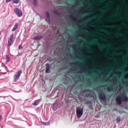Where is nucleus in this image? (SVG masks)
<instances>
[{
    "mask_svg": "<svg viewBox=\"0 0 128 128\" xmlns=\"http://www.w3.org/2000/svg\"><path fill=\"white\" fill-rule=\"evenodd\" d=\"M98 96L100 100H106V95L104 92L100 93L98 94Z\"/></svg>",
    "mask_w": 128,
    "mask_h": 128,
    "instance_id": "20e7f679",
    "label": "nucleus"
},
{
    "mask_svg": "<svg viewBox=\"0 0 128 128\" xmlns=\"http://www.w3.org/2000/svg\"><path fill=\"white\" fill-rule=\"evenodd\" d=\"M124 84H126V82H124Z\"/></svg>",
    "mask_w": 128,
    "mask_h": 128,
    "instance_id": "72a5a7b5",
    "label": "nucleus"
},
{
    "mask_svg": "<svg viewBox=\"0 0 128 128\" xmlns=\"http://www.w3.org/2000/svg\"><path fill=\"white\" fill-rule=\"evenodd\" d=\"M108 90H110V88L108 87Z\"/></svg>",
    "mask_w": 128,
    "mask_h": 128,
    "instance_id": "bb28decb",
    "label": "nucleus"
},
{
    "mask_svg": "<svg viewBox=\"0 0 128 128\" xmlns=\"http://www.w3.org/2000/svg\"><path fill=\"white\" fill-rule=\"evenodd\" d=\"M12 0H6V2H11Z\"/></svg>",
    "mask_w": 128,
    "mask_h": 128,
    "instance_id": "b1692460",
    "label": "nucleus"
},
{
    "mask_svg": "<svg viewBox=\"0 0 128 128\" xmlns=\"http://www.w3.org/2000/svg\"><path fill=\"white\" fill-rule=\"evenodd\" d=\"M43 124H44L45 126L46 125V122H42Z\"/></svg>",
    "mask_w": 128,
    "mask_h": 128,
    "instance_id": "cd10ccee",
    "label": "nucleus"
},
{
    "mask_svg": "<svg viewBox=\"0 0 128 128\" xmlns=\"http://www.w3.org/2000/svg\"><path fill=\"white\" fill-rule=\"evenodd\" d=\"M124 26H126V24H124Z\"/></svg>",
    "mask_w": 128,
    "mask_h": 128,
    "instance_id": "473e14b6",
    "label": "nucleus"
},
{
    "mask_svg": "<svg viewBox=\"0 0 128 128\" xmlns=\"http://www.w3.org/2000/svg\"><path fill=\"white\" fill-rule=\"evenodd\" d=\"M122 96H123V98H124V102H128V96H124V94H123L122 95Z\"/></svg>",
    "mask_w": 128,
    "mask_h": 128,
    "instance_id": "f8f14e48",
    "label": "nucleus"
},
{
    "mask_svg": "<svg viewBox=\"0 0 128 128\" xmlns=\"http://www.w3.org/2000/svg\"><path fill=\"white\" fill-rule=\"evenodd\" d=\"M76 114L78 118H80L82 114H84V108L78 106L76 109Z\"/></svg>",
    "mask_w": 128,
    "mask_h": 128,
    "instance_id": "f257e3e1",
    "label": "nucleus"
},
{
    "mask_svg": "<svg viewBox=\"0 0 128 128\" xmlns=\"http://www.w3.org/2000/svg\"><path fill=\"white\" fill-rule=\"evenodd\" d=\"M33 4L34 6H36V4H37L36 0H34Z\"/></svg>",
    "mask_w": 128,
    "mask_h": 128,
    "instance_id": "6ab92c4d",
    "label": "nucleus"
},
{
    "mask_svg": "<svg viewBox=\"0 0 128 128\" xmlns=\"http://www.w3.org/2000/svg\"><path fill=\"white\" fill-rule=\"evenodd\" d=\"M22 70H20L16 72V74H14V82H18V80L20 79V77L22 74Z\"/></svg>",
    "mask_w": 128,
    "mask_h": 128,
    "instance_id": "f03ea898",
    "label": "nucleus"
},
{
    "mask_svg": "<svg viewBox=\"0 0 128 128\" xmlns=\"http://www.w3.org/2000/svg\"><path fill=\"white\" fill-rule=\"evenodd\" d=\"M106 86V85H105V86H100L98 87H96V88H95V90H98V88H104V86Z\"/></svg>",
    "mask_w": 128,
    "mask_h": 128,
    "instance_id": "dca6fc26",
    "label": "nucleus"
},
{
    "mask_svg": "<svg viewBox=\"0 0 128 128\" xmlns=\"http://www.w3.org/2000/svg\"><path fill=\"white\" fill-rule=\"evenodd\" d=\"M116 34L117 36H122V33H116Z\"/></svg>",
    "mask_w": 128,
    "mask_h": 128,
    "instance_id": "412c9836",
    "label": "nucleus"
},
{
    "mask_svg": "<svg viewBox=\"0 0 128 128\" xmlns=\"http://www.w3.org/2000/svg\"><path fill=\"white\" fill-rule=\"evenodd\" d=\"M102 82H106V80H102Z\"/></svg>",
    "mask_w": 128,
    "mask_h": 128,
    "instance_id": "393cba45",
    "label": "nucleus"
},
{
    "mask_svg": "<svg viewBox=\"0 0 128 128\" xmlns=\"http://www.w3.org/2000/svg\"><path fill=\"white\" fill-rule=\"evenodd\" d=\"M122 97L120 96H118L116 97V100L118 104H122Z\"/></svg>",
    "mask_w": 128,
    "mask_h": 128,
    "instance_id": "423d86ee",
    "label": "nucleus"
},
{
    "mask_svg": "<svg viewBox=\"0 0 128 128\" xmlns=\"http://www.w3.org/2000/svg\"><path fill=\"white\" fill-rule=\"evenodd\" d=\"M127 50H128V48Z\"/></svg>",
    "mask_w": 128,
    "mask_h": 128,
    "instance_id": "f704fd0d",
    "label": "nucleus"
},
{
    "mask_svg": "<svg viewBox=\"0 0 128 128\" xmlns=\"http://www.w3.org/2000/svg\"><path fill=\"white\" fill-rule=\"evenodd\" d=\"M108 28H116V26H108Z\"/></svg>",
    "mask_w": 128,
    "mask_h": 128,
    "instance_id": "a211bd4d",
    "label": "nucleus"
},
{
    "mask_svg": "<svg viewBox=\"0 0 128 128\" xmlns=\"http://www.w3.org/2000/svg\"><path fill=\"white\" fill-rule=\"evenodd\" d=\"M18 50H22V45H20L18 47Z\"/></svg>",
    "mask_w": 128,
    "mask_h": 128,
    "instance_id": "aec40b11",
    "label": "nucleus"
},
{
    "mask_svg": "<svg viewBox=\"0 0 128 128\" xmlns=\"http://www.w3.org/2000/svg\"><path fill=\"white\" fill-rule=\"evenodd\" d=\"M50 64H46V74H48L50 72Z\"/></svg>",
    "mask_w": 128,
    "mask_h": 128,
    "instance_id": "6e6552de",
    "label": "nucleus"
},
{
    "mask_svg": "<svg viewBox=\"0 0 128 128\" xmlns=\"http://www.w3.org/2000/svg\"><path fill=\"white\" fill-rule=\"evenodd\" d=\"M42 36H36L33 38V40H39L42 39Z\"/></svg>",
    "mask_w": 128,
    "mask_h": 128,
    "instance_id": "9b49d317",
    "label": "nucleus"
},
{
    "mask_svg": "<svg viewBox=\"0 0 128 128\" xmlns=\"http://www.w3.org/2000/svg\"><path fill=\"white\" fill-rule=\"evenodd\" d=\"M13 2L14 4H18V2H20V0H13Z\"/></svg>",
    "mask_w": 128,
    "mask_h": 128,
    "instance_id": "2eb2a0df",
    "label": "nucleus"
},
{
    "mask_svg": "<svg viewBox=\"0 0 128 128\" xmlns=\"http://www.w3.org/2000/svg\"><path fill=\"white\" fill-rule=\"evenodd\" d=\"M102 32H106V34H110L109 32H108V31L106 30H102Z\"/></svg>",
    "mask_w": 128,
    "mask_h": 128,
    "instance_id": "4be33fe9",
    "label": "nucleus"
},
{
    "mask_svg": "<svg viewBox=\"0 0 128 128\" xmlns=\"http://www.w3.org/2000/svg\"><path fill=\"white\" fill-rule=\"evenodd\" d=\"M14 12L18 16L20 17L22 16V12L18 8L14 9Z\"/></svg>",
    "mask_w": 128,
    "mask_h": 128,
    "instance_id": "39448f33",
    "label": "nucleus"
},
{
    "mask_svg": "<svg viewBox=\"0 0 128 128\" xmlns=\"http://www.w3.org/2000/svg\"><path fill=\"white\" fill-rule=\"evenodd\" d=\"M18 23H16L14 28L12 29V32H16V30H18Z\"/></svg>",
    "mask_w": 128,
    "mask_h": 128,
    "instance_id": "1a4fd4ad",
    "label": "nucleus"
},
{
    "mask_svg": "<svg viewBox=\"0 0 128 128\" xmlns=\"http://www.w3.org/2000/svg\"><path fill=\"white\" fill-rule=\"evenodd\" d=\"M92 42L93 44H97V46H98L100 50H102V48H104V46H104L100 44L98 42L96 41H93V42Z\"/></svg>",
    "mask_w": 128,
    "mask_h": 128,
    "instance_id": "0eeeda50",
    "label": "nucleus"
},
{
    "mask_svg": "<svg viewBox=\"0 0 128 128\" xmlns=\"http://www.w3.org/2000/svg\"><path fill=\"white\" fill-rule=\"evenodd\" d=\"M72 20H76V18L74 17H72Z\"/></svg>",
    "mask_w": 128,
    "mask_h": 128,
    "instance_id": "a878e982",
    "label": "nucleus"
},
{
    "mask_svg": "<svg viewBox=\"0 0 128 128\" xmlns=\"http://www.w3.org/2000/svg\"><path fill=\"white\" fill-rule=\"evenodd\" d=\"M116 122H120V116H118L116 118Z\"/></svg>",
    "mask_w": 128,
    "mask_h": 128,
    "instance_id": "4468645a",
    "label": "nucleus"
},
{
    "mask_svg": "<svg viewBox=\"0 0 128 128\" xmlns=\"http://www.w3.org/2000/svg\"><path fill=\"white\" fill-rule=\"evenodd\" d=\"M126 20L128 21V17H126Z\"/></svg>",
    "mask_w": 128,
    "mask_h": 128,
    "instance_id": "7c9ffc66",
    "label": "nucleus"
},
{
    "mask_svg": "<svg viewBox=\"0 0 128 128\" xmlns=\"http://www.w3.org/2000/svg\"><path fill=\"white\" fill-rule=\"evenodd\" d=\"M46 14L47 18H48V20H50V13H48V12H46Z\"/></svg>",
    "mask_w": 128,
    "mask_h": 128,
    "instance_id": "f3484780",
    "label": "nucleus"
},
{
    "mask_svg": "<svg viewBox=\"0 0 128 128\" xmlns=\"http://www.w3.org/2000/svg\"><path fill=\"white\" fill-rule=\"evenodd\" d=\"M2 120V116L0 115V120Z\"/></svg>",
    "mask_w": 128,
    "mask_h": 128,
    "instance_id": "5701e85b",
    "label": "nucleus"
},
{
    "mask_svg": "<svg viewBox=\"0 0 128 128\" xmlns=\"http://www.w3.org/2000/svg\"><path fill=\"white\" fill-rule=\"evenodd\" d=\"M6 62H10V56H8V55H6Z\"/></svg>",
    "mask_w": 128,
    "mask_h": 128,
    "instance_id": "ddd939ff",
    "label": "nucleus"
},
{
    "mask_svg": "<svg viewBox=\"0 0 128 128\" xmlns=\"http://www.w3.org/2000/svg\"><path fill=\"white\" fill-rule=\"evenodd\" d=\"M114 92H116V88H114Z\"/></svg>",
    "mask_w": 128,
    "mask_h": 128,
    "instance_id": "c756f323",
    "label": "nucleus"
},
{
    "mask_svg": "<svg viewBox=\"0 0 128 128\" xmlns=\"http://www.w3.org/2000/svg\"><path fill=\"white\" fill-rule=\"evenodd\" d=\"M14 40V34L10 35V37L8 38V46H10L12 44V40Z\"/></svg>",
    "mask_w": 128,
    "mask_h": 128,
    "instance_id": "7ed1b4c3",
    "label": "nucleus"
},
{
    "mask_svg": "<svg viewBox=\"0 0 128 128\" xmlns=\"http://www.w3.org/2000/svg\"><path fill=\"white\" fill-rule=\"evenodd\" d=\"M40 102V100H35V102H34V103H33V106H38Z\"/></svg>",
    "mask_w": 128,
    "mask_h": 128,
    "instance_id": "9d476101",
    "label": "nucleus"
},
{
    "mask_svg": "<svg viewBox=\"0 0 128 128\" xmlns=\"http://www.w3.org/2000/svg\"><path fill=\"white\" fill-rule=\"evenodd\" d=\"M102 12H104V10H100Z\"/></svg>",
    "mask_w": 128,
    "mask_h": 128,
    "instance_id": "2f4dec72",
    "label": "nucleus"
},
{
    "mask_svg": "<svg viewBox=\"0 0 128 128\" xmlns=\"http://www.w3.org/2000/svg\"><path fill=\"white\" fill-rule=\"evenodd\" d=\"M54 14H58V12H56V10H54Z\"/></svg>",
    "mask_w": 128,
    "mask_h": 128,
    "instance_id": "c85d7f7f",
    "label": "nucleus"
}]
</instances>
